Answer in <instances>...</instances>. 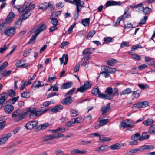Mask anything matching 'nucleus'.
Here are the masks:
<instances>
[{
    "label": "nucleus",
    "mask_w": 155,
    "mask_h": 155,
    "mask_svg": "<svg viewBox=\"0 0 155 155\" xmlns=\"http://www.w3.org/2000/svg\"><path fill=\"white\" fill-rule=\"evenodd\" d=\"M35 4H32L31 2L29 1L28 2H25L23 5L15 6L19 12L22 13V19H18L14 23V27L15 28H19L21 24L22 20H25L30 16L31 14L30 11L35 8Z\"/></svg>",
    "instance_id": "nucleus-1"
},
{
    "label": "nucleus",
    "mask_w": 155,
    "mask_h": 155,
    "mask_svg": "<svg viewBox=\"0 0 155 155\" xmlns=\"http://www.w3.org/2000/svg\"><path fill=\"white\" fill-rule=\"evenodd\" d=\"M102 72L100 74H102L105 78H107L110 76V74H113L117 71L116 69L111 68L108 66H103L101 67Z\"/></svg>",
    "instance_id": "nucleus-2"
},
{
    "label": "nucleus",
    "mask_w": 155,
    "mask_h": 155,
    "mask_svg": "<svg viewBox=\"0 0 155 155\" xmlns=\"http://www.w3.org/2000/svg\"><path fill=\"white\" fill-rule=\"evenodd\" d=\"M29 113L30 117H34L35 116V110L34 108H29L25 112L21 114V115L17 117L16 119V121H19L24 118H25L28 115Z\"/></svg>",
    "instance_id": "nucleus-3"
},
{
    "label": "nucleus",
    "mask_w": 155,
    "mask_h": 155,
    "mask_svg": "<svg viewBox=\"0 0 155 155\" xmlns=\"http://www.w3.org/2000/svg\"><path fill=\"white\" fill-rule=\"evenodd\" d=\"M15 14L13 12H10L6 18L5 22L0 24V30L2 29L4 27H6L5 25L10 24L15 18Z\"/></svg>",
    "instance_id": "nucleus-4"
},
{
    "label": "nucleus",
    "mask_w": 155,
    "mask_h": 155,
    "mask_svg": "<svg viewBox=\"0 0 155 155\" xmlns=\"http://www.w3.org/2000/svg\"><path fill=\"white\" fill-rule=\"evenodd\" d=\"M150 137L149 135H145V133L142 134V136L137 132L131 136V139L133 140H139L140 141L144 140L145 139H148Z\"/></svg>",
    "instance_id": "nucleus-5"
},
{
    "label": "nucleus",
    "mask_w": 155,
    "mask_h": 155,
    "mask_svg": "<svg viewBox=\"0 0 155 155\" xmlns=\"http://www.w3.org/2000/svg\"><path fill=\"white\" fill-rule=\"evenodd\" d=\"M63 134L62 133H55L49 135H47L42 137L43 142H49L53 139L59 138L63 137Z\"/></svg>",
    "instance_id": "nucleus-6"
},
{
    "label": "nucleus",
    "mask_w": 155,
    "mask_h": 155,
    "mask_svg": "<svg viewBox=\"0 0 155 155\" xmlns=\"http://www.w3.org/2000/svg\"><path fill=\"white\" fill-rule=\"evenodd\" d=\"M77 1H75L77 2L74 5H75L76 6V10L77 12L76 14L74 15V17L76 19L78 18L79 16V12L81 10V7H84V3L83 1H81L80 0H77Z\"/></svg>",
    "instance_id": "nucleus-7"
},
{
    "label": "nucleus",
    "mask_w": 155,
    "mask_h": 155,
    "mask_svg": "<svg viewBox=\"0 0 155 155\" xmlns=\"http://www.w3.org/2000/svg\"><path fill=\"white\" fill-rule=\"evenodd\" d=\"M134 124L135 123L133 120L127 119L122 122L120 124V125L123 128H125L133 126Z\"/></svg>",
    "instance_id": "nucleus-8"
},
{
    "label": "nucleus",
    "mask_w": 155,
    "mask_h": 155,
    "mask_svg": "<svg viewBox=\"0 0 155 155\" xmlns=\"http://www.w3.org/2000/svg\"><path fill=\"white\" fill-rule=\"evenodd\" d=\"M16 28L15 27H8L4 31V33L7 36L9 37L13 35L15 33Z\"/></svg>",
    "instance_id": "nucleus-9"
},
{
    "label": "nucleus",
    "mask_w": 155,
    "mask_h": 155,
    "mask_svg": "<svg viewBox=\"0 0 155 155\" xmlns=\"http://www.w3.org/2000/svg\"><path fill=\"white\" fill-rule=\"evenodd\" d=\"M53 4L52 2H49L48 3L47 2L42 3L39 6L38 9H41L43 11H45L48 7L51 6Z\"/></svg>",
    "instance_id": "nucleus-10"
},
{
    "label": "nucleus",
    "mask_w": 155,
    "mask_h": 155,
    "mask_svg": "<svg viewBox=\"0 0 155 155\" xmlns=\"http://www.w3.org/2000/svg\"><path fill=\"white\" fill-rule=\"evenodd\" d=\"M149 103L147 101L139 102L134 104V107L138 108L145 107L149 105Z\"/></svg>",
    "instance_id": "nucleus-11"
},
{
    "label": "nucleus",
    "mask_w": 155,
    "mask_h": 155,
    "mask_svg": "<svg viewBox=\"0 0 155 155\" xmlns=\"http://www.w3.org/2000/svg\"><path fill=\"white\" fill-rule=\"evenodd\" d=\"M8 97L7 94L5 92L2 93L0 96V105H2L1 108L3 107V104L7 100Z\"/></svg>",
    "instance_id": "nucleus-12"
},
{
    "label": "nucleus",
    "mask_w": 155,
    "mask_h": 155,
    "mask_svg": "<svg viewBox=\"0 0 155 155\" xmlns=\"http://www.w3.org/2000/svg\"><path fill=\"white\" fill-rule=\"evenodd\" d=\"M11 136L12 134L10 133L4 135L2 137L0 138V145L5 143Z\"/></svg>",
    "instance_id": "nucleus-13"
},
{
    "label": "nucleus",
    "mask_w": 155,
    "mask_h": 155,
    "mask_svg": "<svg viewBox=\"0 0 155 155\" xmlns=\"http://www.w3.org/2000/svg\"><path fill=\"white\" fill-rule=\"evenodd\" d=\"M90 59V57L89 56H84L82 59V63L81 66L86 68H87L89 63L88 60Z\"/></svg>",
    "instance_id": "nucleus-14"
},
{
    "label": "nucleus",
    "mask_w": 155,
    "mask_h": 155,
    "mask_svg": "<svg viewBox=\"0 0 155 155\" xmlns=\"http://www.w3.org/2000/svg\"><path fill=\"white\" fill-rule=\"evenodd\" d=\"M119 4L120 3L117 1L113 0L108 1L106 2L105 5V9H106L107 7L109 6L117 5H119Z\"/></svg>",
    "instance_id": "nucleus-15"
},
{
    "label": "nucleus",
    "mask_w": 155,
    "mask_h": 155,
    "mask_svg": "<svg viewBox=\"0 0 155 155\" xmlns=\"http://www.w3.org/2000/svg\"><path fill=\"white\" fill-rule=\"evenodd\" d=\"M61 61L60 64L61 65L64 63V65H66L68 61V57L67 54H63L62 57L60 58Z\"/></svg>",
    "instance_id": "nucleus-16"
},
{
    "label": "nucleus",
    "mask_w": 155,
    "mask_h": 155,
    "mask_svg": "<svg viewBox=\"0 0 155 155\" xmlns=\"http://www.w3.org/2000/svg\"><path fill=\"white\" fill-rule=\"evenodd\" d=\"M21 115V110L18 109L12 113V117L15 118L14 120L15 122H18L19 121H16L15 120L17 117Z\"/></svg>",
    "instance_id": "nucleus-17"
},
{
    "label": "nucleus",
    "mask_w": 155,
    "mask_h": 155,
    "mask_svg": "<svg viewBox=\"0 0 155 155\" xmlns=\"http://www.w3.org/2000/svg\"><path fill=\"white\" fill-rule=\"evenodd\" d=\"M63 108L62 105H59L54 106L50 110L51 112L54 113H57L58 112H60Z\"/></svg>",
    "instance_id": "nucleus-18"
},
{
    "label": "nucleus",
    "mask_w": 155,
    "mask_h": 155,
    "mask_svg": "<svg viewBox=\"0 0 155 155\" xmlns=\"http://www.w3.org/2000/svg\"><path fill=\"white\" fill-rule=\"evenodd\" d=\"M72 101V98L70 96H68L66 98L63 99L61 103L64 105H68L71 104Z\"/></svg>",
    "instance_id": "nucleus-19"
},
{
    "label": "nucleus",
    "mask_w": 155,
    "mask_h": 155,
    "mask_svg": "<svg viewBox=\"0 0 155 155\" xmlns=\"http://www.w3.org/2000/svg\"><path fill=\"white\" fill-rule=\"evenodd\" d=\"M110 106V103H109L104 107L101 108V111L102 112L103 114L107 113L110 110L111 107Z\"/></svg>",
    "instance_id": "nucleus-20"
},
{
    "label": "nucleus",
    "mask_w": 155,
    "mask_h": 155,
    "mask_svg": "<svg viewBox=\"0 0 155 155\" xmlns=\"http://www.w3.org/2000/svg\"><path fill=\"white\" fill-rule=\"evenodd\" d=\"M146 3V2H143L141 3L137 4L135 5L134 7L136 8H138V12H140L142 13L143 12V9H144V5Z\"/></svg>",
    "instance_id": "nucleus-21"
},
{
    "label": "nucleus",
    "mask_w": 155,
    "mask_h": 155,
    "mask_svg": "<svg viewBox=\"0 0 155 155\" xmlns=\"http://www.w3.org/2000/svg\"><path fill=\"white\" fill-rule=\"evenodd\" d=\"M14 108L13 106L11 105L7 104L5 106L4 109L6 113L9 114L13 110Z\"/></svg>",
    "instance_id": "nucleus-22"
},
{
    "label": "nucleus",
    "mask_w": 155,
    "mask_h": 155,
    "mask_svg": "<svg viewBox=\"0 0 155 155\" xmlns=\"http://www.w3.org/2000/svg\"><path fill=\"white\" fill-rule=\"evenodd\" d=\"M154 123V121L152 118H149L143 122V124L146 126H151Z\"/></svg>",
    "instance_id": "nucleus-23"
},
{
    "label": "nucleus",
    "mask_w": 155,
    "mask_h": 155,
    "mask_svg": "<svg viewBox=\"0 0 155 155\" xmlns=\"http://www.w3.org/2000/svg\"><path fill=\"white\" fill-rule=\"evenodd\" d=\"M109 147L107 145H102L95 150V151L100 152L101 151H107Z\"/></svg>",
    "instance_id": "nucleus-24"
},
{
    "label": "nucleus",
    "mask_w": 155,
    "mask_h": 155,
    "mask_svg": "<svg viewBox=\"0 0 155 155\" xmlns=\"http://www.w3.org/2000/svg\"><path fill=\"white\" fill-rule=\"evenodd\" d=\"M98 95L99 97L102 99H105L108 100H111L113 99V97L111 96H108L107 94L104 93H100Z\"/></svg>",
    "instance_id": "nucleus-25"
},
{
    "label": "nucleus",
    "mask_w": 155,
    "mask_h": 155,
    "mask_svg": "<svg viewBox=\"0 0 155 155\" xmlns=\"http://www.w3.org/2000/svg\"><path fill=\"white\" fill-rule=\"evenodd\" d=\"M41 82L38 81H35L34 84H33L31 88L34 90H35L36 88H38L41 86H44V84L42 85L41 84Z\"/></svg>",
    "instance_id": "nucleus-26"
},
{
    "label": "nucleus",
    "mask_w": 155,
    "mask_h": 155,
    "mask_svg": "<svg viewBox=\"0 0 155 155\" xmlns=\"http://www.w3.org/2000/svg\"><path fill=\"white\" fill-rule=\"evenodd\" d=\"M73 83L71 82H68L63 84L61 87V89H64L68 88L71 87Z\"/></svg>",
    "instance_id": "nucleus-27"
},
{
    "label": "nucleus",
    "mask_w": 155,
    "mask_h": 155,
    "mask_svg": "<svg viewBox=\"0 0 155 155\" xmlns=\"http://www.w3.org/2000/svg\"><path fill=\"white\" fill-rule=\"evenodd\" d=\"M117 62V61L116 60L112 58H110L107 61V64L110 66H112Z\"/></svg>",
    "instance_id": "nucleus-28"
},
{
    "label": "nucleus",
    "mask_w": 155,
    "mask_h": 155,
    "mask_svg": "<svg viewBox=\"0 0 155 155\" xmlns=\"http://www.w3.org/2000/svg\"><path fill=\"white\" fill-rule=\"evenodd\" d=\"M91 92L92 94L95 96L101 92L97 86H95L91 90Z\"/></svg>",
    "instance_id": "nucleus-29"
},
{
    "label": "nucleus",
    "mask_w": 155,
    "mask_h": 155,
    "mask_svg": "<svg viewBox=\"0 0 155 155\" xmlns=\"http://www.w3.org/2000/svg\"><path fill=\"white\" fill-rule=\"evenodd\" d=\"M132 92V90L131 88H127L125 89L122 91L120 93V94L121 96L122 95H125L128 94H130Z\"/></svg>",
    "instance_id": "nucleus-30"
},
{
    "label": "nucleus",
    "mask_w": 155,
    "mask_h": 155,
    "mask_svg": "<svg viewBox=\"0 0 155 155\" xmlns=\"http://www.w3.org/2000/svg\"><path fill=\"white\" fill-rule=\"evenodd\" d=\"M90 22V18H85L81 21V23L84 26H88Z\"/></svg>",
    "instance_id": "nucleus-31"
},
{
    "label": "nucleus",
    "mask_w": 155,
    "mask_h": 155,
    "mask_svg": "<svg viewBox=\"0 0 155 155\" xmlns=\"http://www.w3.org/2000/svg\"><path fill=\"white\" fill-rule=\"evenodd\" d=\"M152 12L151 8L147 6L144 7L143 9V13L145 15H148Z\"/></svg>",
    "instance_id": "nucleus-32"
},
{
    "label": "nucleus",
    "mask_w": 155,
    "mask_h": 155,
    "mask_svg": "<svg viewBox=\"0 0 155 155\" xmlns=\"http://www.w3.org/2000/svg\"><path fill=\"white\" fill-rule=\"evenodd\" d=\"M91 141H90L82 140L79 141L78 143V145L79 146H81L82 145H86L91 144Z\"/></svg>",
    "instance_id": "nucleus-33"
},
{
    "label": "nucleus",
    "mask_w": 155,
    "mask_h": 155,
    "mask_svg": "<svg viewBox=\"0 0 155 155\" xmlns=\"http://www.w3.org/2000/svg\"><path fill=\"white\" fill-rule=\"evenodd\" d=\"M100 125L103 126L106 124L107 123H108L110 121V120L108 119H102L99 120Z\"/></svg>",
    "instance_id": "nucleus-34"
},
{
    "label": "nucleus",
    "mask_w": 155,
    "mask_h": 155,
    "mask_svg": "<svg viewBox=\"0 0 155 155\" xmlns=\"http://www.w3.org/2000/svg\"><path fill=\"white\" fill-rule=\"evenodd\" d=\"M148 132L151 135L155 134V125L151 126L148 130Z\"/></svg>",
    "instance_id": "nucleus-35"
},
{
    "label": "nucleus",
    "mask_w": 155,
    "mask_h": 155,
    "mask_svg": "<svg viewBox=\"0 0 155 155\" xmlns=\"http://www.w3.org/2000/svg\"><path fill=\"white\" fill-rule=\"evenodd\" d=\"M38 26L39 30V31H38V32L37 33V34H39L42 31L45 30L46 28V25L45 24H43L41 25H38Z\"/></svg>",
    "instance_id": "nucleus-36"
},
{
    "label": "nucleus",
    "mask_w": 155,
    "mask_h": 155,
    "mask_svg": "<svg viewBox=\"0 0 155 155\" xmlns=\"http://www.w3.org/2000/svg\"><path fill=\"white\" fill-rule=\"evenodd\" d=\"M70 114L72 117H74L78 115L79 113L77 110L74 109L70 110Z\"/></svg>",
    "instance_id": "nucleus-37"
},
{
    "label": "nucleus",
    "mask_w": 155,
    "mask_h": 155,
    "mask_svg": "<svg viewBox=\"0 0 155 155\" xmlns=\"http://www.w3.org/2000/svg\"><path fill=\"white\" fill-rule=\"evenodd\" d=\"M38 34L37 33L35 34L34 35H32L29 41L28 42V44H29L34 42L36 39V38Z\"/></svg>",
    "instance_id": "nucleus-38"
},
{
    "label": "nucleus",
    "mask_w": 155,
    "mask_h": 155,
    "mask_svg": "<svg viewBox=\"0 0 155 155\" xmlns=\"http://www.w3.org/2000/svg\"><path fill=\"white\" fill-rule=\"evenodd\" d=\"M113 89L111 87H107L106 90L105 91V92L108 94V96H111L113 93Z\"/></svg>",
    "instance_id": "nucleus-39"
},
{
    "label": "nucleus",
    "mask_w": 155,
    "mask_h": 155,
    "mask_svg": "<svg viewBox=\"0 0 155 155\" xmlns=\"http://www.w3.org/2000/svg\"><path fill=\"white\" fill-rule=\"evenodd\" d=\"M95 34V30H92L89 32L87 34V39H90Z\"/></svg>",
    "instance_id": "nucleus-40"
},
{
    "label": "nucleus",
    "mask_w": 155,
    "mask_h": 155,
    "mask_svg": "<svg viewBox=\"0 0 155 155\" xmlns=\"http://www.w3.org/2000/svg\"><path fill=\"white\" fill-rule=\"evenodd\" d=\"M83 85L87 89L91 87L92 84L91 82L88 81H87L84 82V84Z\"/></svg>",
    "instance_id": "nucleus-41"
},
{
    "label": "nucleus",
    "mask_w": 155,
    "mask_h": 155,
    "mask_svg": "<svg viewBox=\"0 0 155 155\" xmlns=\"http://www.w3.org/2000/svg\"><path fill=\"white\" fill-rule=\"evenodd\" d=\"M139 90H137L132 92V95L134 98H137L140 95V94L138 92Z\"/></svg>",
    "instance_id": "nucleus-42"
},
{
    "label": "nucleus",
    "mask_w": 155,
    "mask_h": 155,
    "mask_svg": "<svg viewBox=\"0 0 155 155\" xmlns=\"http://www.w3.org/2000/svg\"><path fill=\"white\" fill-rule=\"evenodd\" d=\"M52 16H51L50 18V19L52 20V24L54 26H56L58 24V20L56 18H54Z\"/></svg>",
    "instance_id": "nucleus-43"
},
{
    "label": "nucleus",
    "mask_w": 155,
    "mask_h": 155,
    "mask_svg": "<svg viewBox=\"0 0 155 155\" xmlns=\"http://www.w3.org/2000/svg\"><path fill=\"white\" fill-rule=\"evenodd\" d=\"M104 43L107 44L112 41V39L111 37H108L104 39Z\"/></svg>",
    "instance_id": "nucleus-44"
},
{
    "label": "nucleus",
    "mask_w": 155,
    "mask_h": 155,
    "mask_svg": "<svg viewBox=\"0 0 155 155\" xmlns=\"http://www.w3.org/2000/svg\"><path fill=\"white\" fill-rule=\"evenodd\" d=\"M99 140L103 142L109 141L111 140V139L107 137H99Z\"/></svg>",
    "instance_id": "nucleus-45"
},
{
    "label": "nucleus",
    "mask_w": 155,
    "mask_h": 155,
    "mask_svg": "<svg viewBox=\"0 0 155 155\" xmlns=\"http://www.w3.org/2000/svg\"><path fill=\"white\" fill-rule=\"evenodd\" d=\"M112 150H117L120 148V144L118 143L112 145L110 147Z\"/></svg>",
    "instance_id": "nucleus-46"
},
{
    "label": "nucleus",
    "mask_w": 155,
    "mask_h": 155,
    "mask_svg": "<svg viewBox=\"0 0 155 155\" xmlns=\"http://www.w3.org/2000/svg\"><path fill=\"white\" fill-rule=\"evenodd\" d=\"M87 90V89L83 85L81 86L79 88H78L77 90V91H80L81 93H83L86 91Z\"/></svg>",
    "instance_id": "nucleus-47"
},
{
    "label": "nucleus",
    "mask_w": 155,
    "mask_h": 155,
    "mask_svg": "<svg viewBox=\"0 0 155 155\" xmlns=\"http://www.w3.org/2000/svg\"><path fill=\"white\" fill-rule=\"evenodd\" d=\"M131 58L133 59H136L138 61H140L141 59V58L140 56L136 54H133Z\"/></svg>",
    "instance_id": "nucleus-48"
},
{
    "label": "nucleus",
    "mask_w": 155,
    "mask_h": 155,
    "mask_svg": "<svg viewBox=\"0 0 155 155\" xmlns=\"http://www.w3.org/2000/svg\"><path fill=\"white\" fill-rule=\"evenodd\" d=\"M25 127L27 129H31L33 128L31 121L28 122L26 124Z\"/></svg>",
    "instance_id": "nucleus-49"
},
{
    "label": "nucleus",
    "mask_w": 155,
    "mask_h": 155,
    "mask_svg": "<svg viewBox=\"0 0 155 155\" xmlns=\"http://www.w3.org/2000/svg\"><path fill=\"white\" fill-rule=\"evenodd\" d=\"M15 93L13 89H10L8 91V94L9 96L13 97L15 95Z\"/></svg>",
    "instance_id": "nucleus-50"
},
{
    "label": "nucleus",
    "mask_w": 155,
    "mask_h": 155,
    "mask_svg": "<svg viewBox=\"0 0 155 155\" xmlns=\"http://www.w3.org/2000/svg\"><path fill=\"white\" fill-rule=\"evenodd\" d=\"M147 17L146 16H145L143 17V18L141 19V20L140 21V22L139 23V25H143L144 24L146 21L147 19Z\"/></svg>",
    "instance_id": "nucleus-51"
},
{
    "label": "nucleus",
    "mask_w": 155,
    "mask_h": 155,
    "mask_svg": "<svg viewBox=\"0 0 155 155\" xmlns=\"http://www.w3.org/2000/svg\"><path fill=\"white\" fill-rule=\"evenodd\" d=\"M118 89L117 88L115 87L113 89V93L112 94L114 96H118L119 93L118 92Z\"/></svg>",
    "instance_id": "nucleus-52"
},
{
    "label": "nucleus",
    "mask_w": 155,
    "mask_h": 155,
    "mask_svg": "<svg viewBox=\"0 0 155 155\" xmlns=\"http://www.w3.org/2000/svg\"><path fill=\"white\" fill-rule=\"evenodd\" d=\"M83 121V120L80 117H78L74 119V124L75 123H81Z\"/></svg>",
    "instance_id": "nucleus-53"
},
{
    "label": "nucleus",
    "mask_w": 155,
    "mask_h": 155,
    "mask_svg": "<svg viewBox=\"0 0 155 155\" xmlns=\"http://www.w3.org/2000/svg\"><path fill=\"white\" fill-rule=\"evenodd\" d=\"M38 31H39L38 26H37L33 28L32 30L31 31V32L32 33H35V34L37 33Z\"/></svg>",
    "instance_id": "nucleus-54"
},
{
    "label": "nucleus",
    "mask_w": 155,
    "mask_h": 155,
    "mask_svg": "<svg viewBox=\"0 0 155 155\" xmlns=\"http://www.w3.org/2000/svg\"><path fill=\"white\" fill-rule=\"evenodd\" d=\"M49 126L50 124L48 123H46L41 125V128L43 129H45L47 127H49Z\"/></svg>",
    "instance_id": "nucleus-55"
},
{
    "label": "nucleus",
    "mask_w": 155,
    "mask_h": 155,
    "mask_svg": "<svg viewBox=\"0 0 155 155\" xmlns=\"http://www.w3.org/2000/svg\"><path fill=\"white\" fill-rule=\"evenodd\" d=\"M55 154L56 155H64V152L61 149H58L55 150Z\"/></svg>",
    "instance_id": "nucleus-56"
},
{
    "label": "nucleus",
    "mask_w": 155,
    "mask_h": 155,
    "mask_svg": "<svg viewBox=\"0 0 155 155\" xmlns=\"http://www.w3.org/2000/svg\"><path fill=\"white\" fill-rule=\"evenodd\" d=\"M142 47L140 45L137 44L135 45H134L132 46V50L133 51H134L138 48H142Z\"/></svg>",
    "instance_id": "nucleus-57"
},
{
    "label": "nucleus",
    "mask_w": 155,
    "mask_h": 155,
    "mask_svg": "<svg viewBox=\"0 0 155 155\" xmlns=\"http://www.w3.org/2000/svg\"><path fill=\"white\" fill-rule=\"evenodd\" d=\"M26 61L25 60H21L20 61H18L15 64V66L17 67H20V64H21L22 63Z\"/></svg>",
    "instance_id": "nucleus-58"
},
{
    "label": "nucleus",
    "mask_w": 155,
    "mask_h": 155,
    "mask_svg": "<svg viewBox=\"0 0 155 155\" xmlns=\"http://www.w3.org/2000/svg\"><path fill=\"white\" fill-rule=\"evenodd\" d=\"M64 5V4L62 2H60L57 3L56 5V7L58 8H61L63 7Z\"/></svg>",
    "instance_id": "nucleus-59"
},
{
    "label": "nucleus",
    "mask_w": 155,
    "mask_h": 155,
    "mask_svg": "<svg viewBox=\"0 0 155 155\" xmlns=\"http://www.w3.org/2000/svg\"><path fill=\"white\" fill-rule=\"evenodd\" d=\"M8 48V47H7L6 45H5L3 47L0 48V53H3Z\"/></svg>",
    "instance_id": "nucleus-60"
},
{
    "label": "nucleus",
    "mask_w": 155,
    "mask_h": 155,
    "mask_svg": "<svg viewBox=\"0 0 155 155\" xmlns=\"http://www.w3.org/2000/svg\"><path fill=\"white\" fill-rule=\"evenodd\" d=\"M76 88H73L71 90H69L68 92L65 95H71L75 91Z\"/></svg>",
    "instance_id": "nucleus-61"
},
{
    "label": "nucleus",
    "mask_w": 155,
    "mask_h": 155,
    "mask_svg": "<svg viewBox=\"0 0 155 155\" xmlns=\"http://www.w3.org/2000/svg\"><path fill=\"white\" fill-rule=\"evenodd\" d=\"M138 86L140 88L143 90H144L145 88H148V86L146 84L144 85L139 84H138Z\"/></svg>",
    "instance_id": "nucleus-62"
},
{
    "label": "nucleus",
    "mask_w": 155,
    "mask_h": 155,
    "mask_svg": "<svg viewBox=\"0 0 155 155\" xmlns=\"http://www.w3.org/2000/svg\"><path fill=\"white\" fill-rule=\"evenodd\" d=\"M32 49L30 48L26 51L24 52L23 54V56L25 57H27L30 53Z\"/></svg>",
    "instance_id": "nucleus-63"
},
{
    "label": "nucleus",
    "mask_w": 155,
    "mask_h": 155,
    "mask_svg": "<svg viewBox=\"0 0 155 155\" xmlns=\"http://www.w3.org/2000/svg\"><path fill=\"white\" fill-rule=\"evenodd\" d=\"M8 63L7 62H5L2 64L0 65V68H1L3 70L5 68H6L8 65Z\"/></svg>",
    "instance_id": "nucleus-64"
}]
</instances>
